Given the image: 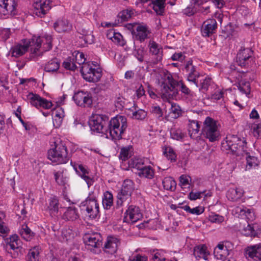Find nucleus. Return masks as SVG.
<instances>
[{"label": "nucleus", "instance_id": "obj_1", "mask_svg": "<svg viewBox=\"0 0 261 261\" xmlns=\"http://www.w3.org/2000/svg\"><path fill=\"white\" fill-rule=\"evenodd\" d=\"M91 130L106 135V138L120 140L127 127L126 118L117 116L111 119L102 115H95L89 122Z\"/></svg>", "mask_w": 261, "mask_h": 261}, {"label": "nucleus", "instance_id": "obj_2", "mask_svg": "<svg viewBox=\"0 0 261 261\" xmlns=\"http://www.w3.org/2000/svg\"><path fill=\"white\" fill-rule=\"evenodd\" d=\"M163 81L161 82L162 98L168 100L175 98L177 94V87L180 86L181 91L187 95L190 94V90L182 82H178L173 79L171 74L166 70H162L160 72Z\"/></svg>", "mask_w": 261, "mask_h": 261}, {"label": "nucleus", "instance_id": "obj_3", "mask_svg": "<svg viewBox=\"0 0 261 261\" xmlns=\"http://www.w3.org/2000/svg\"><path fill=\"white\" fill-rule=\"evenodd\" d=\"M221 149L227 153L236 156H243L248 154L246 141L236 135L227 136L221 144Z\"/></svg>", "mask_w": 261, "mask_h": 261}, {"label": "nucleus", "instance_id": "obj_4", "mask_svg": "<svg viewBox=\"0 0 261 261\" xmlns=\"http://www.w3.org/2000/svg\"><path fill=\"white\" fill-rule=\"evenodd\" d=\"M75 63L79 65L82 64L81 68V72L83 78L89 82H97L101 77V71L100 69H95L92 67L88 63H85L86 59L84 54L81 52H77L75 54L74 59Z\"/></svg>", "mask_w": 261, "mask_h": 261}, {"label": "nucleus", "instance_id": "obj_5", "mask_svg": "<svg viewBox=\"0 0 261 261\" xmlns=\"http://www.w3.org/2000/svg\"><path fill=\"white\" fill-rule=\"evenodd\" d=\"M48 159L57 164L66 163L69 156L65 144L60 141L55 142L54 146L48 151Z\"/></svg>", "mask_w": 261, "mask_h": 261}, {"label": "nucleus", "instance_id": "obj_6", "mask_svg": "<svg viewBox=\"0 0 261 261\" xmlns=\"http://www.w3.org/2000/svg\"><path fill=\"white\" fill-rule=\"evenodd\" d=\"M202 134L210 142L218 140L220 134L218 128L217 122L211 117H206L203 122Z\"/></svg>", "mask_w": 261, "mask_h": 261}, {"label": "nucleus", "instance_id": "obj_7", "mask_svg": "<svg viewBox=\"0 0 261 261\" xmlns=\"http://www.w3.org/2000/svg\"><path fill=\"white\" fill-rule=\"evenodd\" d=\"M52 38L50 35H45L41 38L40 36H33L29 40L31 52L37 54V51L43 43V49L44 51L50 50L52 48Z\"/></svg>", "mask_w": 261, "mask_h": 261}, {"label": "nucleus", "instance_id": "obj_8", "mask_svg": "<svg viewBox=\"0 0 261 261\" xmlns=\"http://www.w3.org/2000/svg\"><path fill=\"white\" fill-rule=\"evenodd\" d=\"M82 204L85 207L88 216L91 219L96 218L99 215V205L96 199V196L93 192L89 194L87 198Z\"/></svg>", "mask_w": 261, "mask_h": 261}, {"label": "nucleus", "instance_id": "obj_9", "mask_svg": "<svg viewBox=\"0 0 261 261\" xmlns=\"http://www.w3.org/2000/svg\"><path fill=\"white\" fill-rule=\"evenodd\" d=\"M252 55L253 51L250 48L242 47L237 55L238 65L242 67H248L253 61Z\"/></svg>", "mask_w": 261, "mask_h": 261}, {"label": "nucleus", "instance_id": "obj_10", "mask_svg": "<svg viewBox=\"0 0 261 261\" xmlns=\"http://www.w3.org/2000/svg\"><path fill=\"white\" fill-rule=\"evenodd\" d=\"M73 99L77 106L83 108L91 107L93 102L91 94L82 91L75 93Z\"/></svg>", "mask_w": 261, "mask_h": 261}, {"label": "nucleus", "instance_id": "obj_11", "mask_svg": "<svg viewBox=\"0 0 261 261\" xmlns=\"http://www.w3.org/2000/svg\"><path fill=\"white\" fill-rule=\"evenodd\" d=\"M28 98L31 105L38 109H49L53 106L52 102L50 101L41 97L38 94L30 93L28 95Z\"/></svg>", "mask_w": 261, "mask_h": 261}, {"label": "nucleus", "instance_id": "obj_12", "mask_svg": "<svg viewBox=\"0 0 261 261\" xmlns=\"http://www.w3.org/2000/svg\"><path fill=\"white\" fill-rule=\"evenodd\" d=\"M51 3L49 0H35L33 4V13L42 17L51 9Z\"/></svg>", "mask_w": 261, "mask_h": 261}, {"label": "nucleus", "instance_id": "obj_13", "mask_svg": "<svg viewBox=\"0 0 261 261\" xmlns=\"http://www.w3.org/2000/svg\"><path fill=\"white\" fill-rule=\"evenodd\" d=\"M142 217V215L139 208L134 205H130L125 213L123 221L134 223L141 219Z\"/></svg>", "mask_w": 261, "mask_h": 261}, {"label": "nucleus", "instance_id": "obj_14", "mask_svg": "<svg viewBox=\"0 0 261 261\" xmlns=\"http://www.w3.org/2000/svg\"><path fill=\"white\" fill-rule=\"evenodd\" d=\"M84 243L89 249L99 248L102 246V237L99 233L86 235L84 238Z\"/></svg>", "mask_w": 261, "mask_h": 261}, {"label": "nucleus", "instance_id": "obj_15", "mask_svg": "<svg viewBox=\"0 0 261 261\" xmlns=\"http://www.w3.org/2000/svg\"><path fill=\"white\" fill-rule=\"evenodd\" d=\"M17 3L15 0H0V14L14 15Z\"/></svg>", "mask_w": 261, "mask_h": 261}, {"label": "nucleus", "instance_id": "obj_16", "mask_svg": "<svg viewBox=\"0 0 261 261\" xmlns=\"http://www.w3.org/2000/svg\"><path fill=\"white\" fill-rule=\"evenodd\" d=\"M72 166L76 172L86 182L88 188L93 185L94 180L89 175V172L85 166L75 164Z\"/></svg>", "mask_w": 261, "mask_h": 261}, {"label": "nucleus", "instance_id": "obj_17", "mask_svg": "<svg viewBox=\"0 0 261 261\" xmlns=\"http://www.w3.org/2000/svg\"><path fill=\"white\" fill-rule=\"evenodd\" d=\"M246 257H250L256 261L261 260V243L248 246L245 250Z\"/></svg>", "mask_w": 261, "mask_h": 261}, {"label": "nucleus", "instance_id": "obj_18", "mask_svg": "<svg viewBox=\"0 0 261 261\" xmlns=\"http://www.w3.org/2000/svg\"><path fill=\"white\" fill-rule=\"evenodd\" d=\"M149 31L146 25H138L134 26L133 28L132 33L136 39L144 41L148 37Z\"/></svg>", "mask_w": 261, "mask_h": 261}, {"label": "nucleus", "instance_id": "obj_19", "mask_svg": "<svg viewBox=\"0 0 261 261\" xmlns=\"http://www.w3.org/2000/svg\"><path fill=\"white\" fill-rule=\"evenodd\" d=\"M217 28V21L215 19H210L206 20L202 26V34L204 37H209L214 33Z\"/></svg>", "mask_w": 261, "mask_h": 261}, {"label": "nucleus", "instance_id": "obj_20", "mask_svg": "<svg viewBox=\"0 0 261 261\" xmlns=\"http://www.w3.org/2000/svg\"><path fill=\"white\" fill-rule=\"evenodd\" d=\"M119 244L120 242L118 239L113 237H108L105 244V251L106 252L113 254L116 252Z\"/></svg>", "mask_w": 261, "mask_h": 261}, {"label": "nucleus", "instance_id": "obj_21", "mask_svg": "<svg viewBox=\"0 0 261 261\" xmlns=\"http://www.w3.org/2000/svg\"><path fill=\"white\" fill-rule=\"evenodd\" d=\"M150 53L156 56V62L162 60L163 57V48L162 46L154 41H150L148 44Z\"/></svg>", "mask_w": 261, "mask_h": 261}, {"label": "nucleus", "instance_id": "obj_22", "mask_svg": "<svg viewBox=\"0 0 261 261\" xmlns=\"http://www.w3.org/2000/svg\"><path fill=\"white\" fill-rule=\"evenodd\" d=\"M129 115L131 118L136 120H143L147 116V112L144 110L139 109L137 106L134 105V106L128 110Z\"/></svg>", "mask_w": 261, "mask_h": 261}, {"label": "nucleus", "instance_id": "obj_23", "mask_svg": "<svg viewBox=\"0 0 261 261\" xmlns=\"http://www.w3.org/2000/svg\"><path fill=\"white\" fill-rule=\"evenodd\" d=\"M54 26L55 29L59 33L70 31L72 28V25L66 19L58 20L54 23Z\"/></svg>", "mask_w": 261, "mask_h": 261}, {"label": "nucleus", "instance_id": "obj_24", "mask_svg": "<svg viewBox=\"0 0 261 261\" xmlns=\"http://www.w3.org/2000/svg\"><path fill=\"white\" fill-rule=\"evenodd\" d=\"M193 254L197 259L203 258L204 260H207V256L209 255L206 247L204 245L196 246L194 249Z\"/></svg>", "mask_w": 261, "mask_h": 261}, {"label": "nucleus", "instance_id": "obj_25", "mask_svg": "<svg viewBox=\"0 0 261 261\" xmlns=\"http://www.w3.org/2000/svg\"><path fill=\"white\" fill-rule=\"evenodd\" d=\"M200 125L196 120H189L188 124V132L191 138L194 139L198 137Z\"/></svg>", "mask_w": 261, "mask_h": 261}, {"label": "nucleus", "instance_id": "obj_26", "mask_svg": "<svg viewBox=\"0 0 261 261\" xmlns=\"http://www.w3.org/2000/svg\"><path fill=\"white\" fill-rule=\"evenodd\" d=\"M9 242L7 244V247H9L13 250H16L17 253L18 251L20 252L22 248L21 245V242L18 237L17 235H13L9 238ZM17 255H18V254Z\"/></svg>", "mask_w": 261, "mask_h": 261}, {"label": "nucleus", "instance_id": "obj_27", "mask_svg": "<svg viewBox=\"0 0 261 261\" xmlns=\"http://www.w3.org/2000/svg\"><path fill=\"white\" fill-rule=\"evenodd\" d=\"M244 192L240 188H230L227 192V197L228 199L234 201L240 199Z\"/></svg>", "mask_w": 261, "mask_h": 261}, {"label": "nucleus", "instance_id": "obj_28", "mask_svg": "<svg viewBox=\"0 0 261 261\" xmlns=\"http://www.w3.org/2000/svg\"><path fill=\"white\" fill-rule=\"evenodd\" d=\"M79 217L77 210L72 207H69L62 216V218L66 221H74Z\"/></svg>", "mask_w": 261, "mask_h": 261}, {"label": "nucleus", "instance_id": "obj_29", "mask_svg": "<svg viewBox=\"0 0 261 261\" xmlns=\"http://www.w3.org/2000/svg\"><path fill=\"white\" fill-rule=\"evenodd\" d=\"M214 253L218 258L222 259L228 254V250L223 243H220L215 248Z\"/></svg>", "mask_w": 261, "mask_h": 261}, {"label": "nucleus", "instance_id": "obj_30", "mask_svg": "<svg viewBox=\"0 0 261 261\" xmlns=\"http://www.w3.org/2000/svg\"><path fill=\"white\" fill-rule=\"evenodd\" d=\"M29 47H30L29 41H28L25 45L18 44L14 47L12 55V56L18 57L23 55L26 51H27Z\"/></svg>", "mask_w": 261, "mask_h": 261}, {"label": "nucleus", "instance_id": "obj_31", "mask_svg": "<svg viewBox=\"0 0 261 261\" xmlns=\"http://www.w3.org/2000/svg\"><path fill=\"white\" fill-rule=\"evenodd\" d=\"M131 200V195L120 191L117 195V205L118 206L124 204L128 205L130 202Z\"/></svg>", "mask_w": 261, "mask_h": 261}, {"label": "nucleus", "instance_id": "obj_32", "mask_svg": "<svg viewBox=\"0 0 261 261\" xmlns=\"http://www.w3.org/2000/svg\"><path fill=\"white\" fill-rule=\"evenodd\" d=\"M138 175L140 177L152 179L154 177V172L151 166H145L138 172Z\"/></svg>", "mask_w": 261, "mask_h": 261}, {"label": "nucleus", "instance_id": "obj_33", "mask_svg": "<svg viewBox=\"0 0 261 261\" xmlns=\"http://www.w3.org/2000/svg\"><path fill=\"white\" fill-rule=\"evenodd\" d=\"M165 0H152L150 5L157 14L162 15L164 12Z\"/></svg>", "mask_w": 261, "mask_h": 261}, {"label": "nucleus", "instance_id": "obj_34", "mask_svg": "<svg viewBox=\"0 0 261 261\" xmlns=\"http://www.w3.org/2000/svg\"><path fill=\"white\" fill-rule=\"evenodd\" d=\"M245 155H246V165L245 168L246 170H248L253 168H255L258 165L259 161L256 157L255 156L250 155L249 152H248V154Z\"/></svg>", "mask_w": 261, "mask_h": 261}, {"label": "nucleus", "instance_id": "obj_35", "mask_svg": "<svg viewBox=\"0 0 261 261\" xmlns=\"http://www.w3.org/2000/svg\"><path fill=\"white\" fill-rule=\"evenodd\" d=\"M20 234L26 241H30L34 237L35 233L26 224H23L20 230Z\"/></svg>", "mask_w": 261, "mask_h": 261}, {"label": "nucleus", "instance_id": "obj_36", "mask_svg": "<svg viewBox=\"0 0 261 261\" xmlns=\"http://www.w3.org/2000/svg\"><path fill=\"white\" fill-rule=\"evenodd\" d=\"M39 248L38 247H34L31 248L27 256V261H38L39 259Z\"/></svg>", "mask_w": 261, "mask_h": 261}, {"label": "nucleus", "instance_id": "obj_37", "mask_svg": "<svg viewBox=\"0 0 261 261\" xmlns=\"http://www.w3.org/2000/svg\"><path fill=\"white\" fill-rule=\"evenodd\" d=\"M163 186L164 189L169 191H174L176 186L175 180L171 177H166L162 181Z\"/></svg>", "mask_w": 261, "mask_h": 261}, {"label": "nucleus", "instance_id": "obj_38", "mask_svg": "<svg viewBox=\"0 0 261 261\" xmlns=\"http://www.w3.org/2000/svg\"><path fill=\"white\" fill-rule=\"evenodd\" d=\"M102 205L105 209L109 210L113 203V197L111 193L106 191L102 198Z\"/></svg>", "mask_w": 261, "mask_h": 261}, {"label": "nucleus", "instance_id": "obj_39", "mask_svg": "<svg viewBox=\"0 0 261 261\" xmlns=\"http://www.w3.org/2000/svg\"><path fill=\"white\" fill-rule=\"evenodd\" d=\"M60 62L57 58L53 59L45 65V70L47 72L56 71L60 67Z\"/></svg>", "mask_w": 261, "mask_h": 261}, {"label": "nucleus", "instance_id": "obj_40", "mask_svg": "<svg viewBox=\"0 0 261 261\" xmlns=\"http://www.w3.org/2000/svg\"><path fill=\"white\" fill-rule=\"evenodd\" d=\"M79 33L80 34L79 38L81 39V42L84 41V44L91 43L93 41V36L89 34L88 31L84 29H80Z\"/></svg>", "mask_w": 261, "mask_h": 261}, {"label": "nucleus", "instance_id": "obj_41", "mask_svg": "<svg viewBox=\"0 0 261 261\" xmlns=\"http://www.w3.org/2000/svg\"><path fill=\"white\" fill-rule=\"evenodd\" d=\"M128 164L132 168H136L138 172L145 166L144 159L137 158L132 159Z\"/></svg>", "mask_w": 261, "mask_h": 261}, {"label": "nucleus", "instance_id": "obj_42", "mask_svg": "<svg viewBox=\"0 0 261 261\" xmlns=\"http://www.w3.org/2000/svg\"><path fill=\"white\" fill-rule=\"evenodd\" d=\"M134 190V184L130 179L124 180L120 191L132 195Z\"/></svg>", "mask_w": 261, "mask_h": 261}, {"label": "nucleus", "instance_id": "obj_43", "mask_svg": "<svg viewBox=\"0 0 261 261\" xmlns=\"http://www.w3.org/2000/svg\"><path fill=\"white\" fill-rule=\"evenodd\" d=\"M49 201L48 208L51 214L55 215L58 212V200L56 198L53 197L49 199Z\"/></svg>", "mask_w": 261, "mask_h": 261}, {"label": "nucleus", "instance_id": "obj_44", "mask_svg": "<svg viewBox=\"0 0 261 261\" xmlns=\"http://www.w3.org/2000/svg\"><path fill=\"white\" fill-rule=\"evenodd\" d=\"M63 66L66 69L74 71L77 67L74 61V58L69 57L63 63Z\"/></svg>", "mask_w": 261, "mask_h": 261}, {"label": "nucleus", "instance_id": "obj_45", "mask_svg": "<svg viewBox=\"0 0 261 261\" xmlns=\"http://www.w3.org/2000/svg\"><path fill=\"white\" fill-rule=\"evenodd\" d=\"M110 35H113V42L122 46L125 45V42L123 39L122 36L119 33H116L114 31L111 30L110 31Z\"/></svg>", "mask_w": 261, "mask_h": 261}, {"label": "nucleus", "instance_id": "obj_46", "mask_svg": "<svg viewBox=\"0 0 261 261\" xmlns=\"http://www.w3.org/2000/svg\"><path fill=\"white\" fill-rule=\"evenodd\" d=\"M238 88L243 93L248 95L250 92V85L249 82L244 81H241L239 83Z\"/></svg>", "mask_w": 261, "mask_h": 261}, {"label": "nucleus", "instance_id": "obj_47", "mask_svg": "<svg viewBox=\"0 0 261 261\" xmlns=\"http://www.w3.org/2000/svg\"><path fill=\"white\" fill-rule=\"evenodd\" d=\"M242 233L246 236L255 237L257 235L256 231L254 229L253 227L250 224H248L247 227H244L242 230Z\"/></svg>", "mask_w": 261, "mask_h": 261}, {"label": "nucleus", "instance_id": "obj_48", "mask_svg": "<svg viewBox=\"0 0 261 261\" xmlns=\"http://www.w3.org/2000/svg\"><path fill=\"white\" fill-rule=\"evenodd\" d=\"M170 135L172 138L176 140H179L184 137V134L182 133L181 130L176 128L171 129Z\"/></svg>", "mask_w": 261, "mask_h": 261}, {"label": "nucleus", "instance_id": "obj_49", "mask_svg": "<svg viewBox=\"0 0 261 261\" xmlns=\"http://www.w3.org/2000/svg\"><path fill=\"white\" fill-rule=\"evenodd\" d=\"M164 154H165L167 159L171 162H174L176 161V154L173 149L170 147H167L165 148L164 151Z\"/></svg>", "mask_w": 261, "mask_h": 261}, {"label": "nucleus", "instance_id": "obj_50", "mask_svg": "<svg viewBox=\"0 0 261 261\" xmlns=\"http://www.w3.org/2000/svg\"><path fill=\"white\" fill-rule=\"evenodd\" d=\"M54 176L56 181L59 185L65 186L67 184V180L66 178L63 176L62 172H55L54 173Z\"/></svg>", "mask_w": 261, "mask_h": 261}, {"label": "nucleus", "instance_id": "obj_51", "mask_svg": "<svg viewBox=\"0 0 261 261\" xmlns=\"http://www.w3.org/2000/svg\"><path fill=\"white\" fill-rule=\"evenodd\" d=\"M185 69L188 73L199 75V73L196 71L195 67L193 65L191 60H189L187 62L185 65Z\"/></svg>", "mask_w": 261, "mask_h": 261}, {"label": "nucleus", "instance_id": "obj_52", "mask_svg": "<svg viewBox=\"0 0 261 261\" xmlns=\"http://www.w3.org/2000/svg\"><path fill=\"white\" fill-rule=\"evenodd\" d=\"M150 112L157 118L162 117L163 113L159 106H152L150 109Z\"/></svg>", "mask_w": 261, "mask_h": 261}, {"label": "nucleus", "instance_id": "obj_53", "mask_svg": "<svg viewBox=\"0 0 261 261\" xmlns=\"http://www.w3.org/2000/svg\"><path fill=\"white\" fill-rule=\"evenodd\" d=\"M251 130L255 137L258 138L261 137V123L253 124L252 126Z\"/></svg>", "mask_w": 261, "mask_h": 261}, {"label": "nucleus", "instance_id": "obj_54", "mask_svg": "<svg viewBox=\"0 0 261 261\" xmlns=\"http://www.w3.org/2000/svg\"><path fill=\"white\" fill-rule=\"evenodd\" d=\"M200 89L204 91H207L211 83V79L208 77H205L204 79L200 80Z\"/></svg>", "mask_w": 261, "mask_h": 261}, {"label": "nucleus", "instance_id": "obj_55", "mask_svg": "<svg viewBox=\"0 0 261 261\" xmlns=\"http://www.w3.org/2000/svg\"><path fill=\"white\" fill-rule=\"evenodd\" d=\"M189 178L190 177L186 175H181L179 177V185L182 188L190 185Z\"/></svg>", "mask_w": 261, "mask_h": 261}, {"label": "nucleus", "instance_id": "obj_56", "mask_svg": "<svg viewBox=\"0 0 261 261\" xmlns=\"http://www.w3.org/2000/svg\"><path fill=\"white\" fill-rule=\"evenodd\" d=\"M170 113L173 115L172 117L176 118L181 114V110L178 106L172 105Z\"/></svg>", "mask_w": 261, "mask_h": 261}, {"label": "nucleus", "instance_id": "obj_57", "mask_svg": "<svg viewBox=\"0 0 261 261\" xmlns=\"http://www.w3.org/2000/svg\"><path fill=\"white\" fill-rule=\"evenodd\" d=\"M135 56L141 62L143 61L144 60V50L142 48H138L136 49L134 53Z\"/></svg>", "mask_w": 261, "mask_h": 261}, {"label": "nucleus", "instance_id": "obj_58", "mask_svg": "<svg viewBox=\"0 0 261 261\" xmlns=\"http://www.w3.org/2000/svg\"><path fill=\"white\" fill-rule=\"evenodd\" d=\"M64 116V115L62 111V110L61 109L57 110L55 111L54 121H55V120L57 121V119L56 118H58V120L59 121L58 125H60V124H61V123L62 121V118Z\"/></svg>", "mask_w": 261, "mask_h": 261}, {"label": "nucleus", "instance_id": "obj_59", "mask_svg": "<svg viewBox=\"0 0 261 261\" xmlns=\"http://www.w3.org/2000/svg\"><path fill=\"white\" fill-rule=\"evenodd\" d=\"M128 149L126 148H122L119 154V158L122 161H125L128 158Z\"/></svg>", "mask_w": 261, "mask_h": 261}, {"label": "nucleus", "instance_id": "obj_60", "mask_svg": "<svg viewBox=\"0 0 261 261\" xmlns=\"http://www.w3.org/2000/svg\"><path fill=\"white\" fill-rule=\"evenodd\" d=\"M148 257L146 255L137 254L129 258V261H147Z\"/></svg>", "mask_w": 261, "mask_h": 261}, {"label": "nucleus", "instance_id": "obj_61", "mask_svg": "<svg viewBox=\"0 0 261 261\" xmlns=\"http://www.w3.org/2000/svg\"><path fill=\"white\" fill-rule=\"evenodd\" d=\"M245 209V213H243V216L244 215L249 220H253L255 218L253 212L251 209H248L246 207Z\"/></svg>", "mask_w": 261, "mask_h": 261}, {"label": "nucleus", "instance_id": "obj_62", "mask_svg": "<svg viewBox=\"0 0 261 261\" xmlns=\"http://www.w3.org/2000/svg\"><path fill=\"white\" fill-rule=\"evenodd\" d=\"M210 220L213 223H221L224 221V217L218 215L210 216Z\"/></svg>", "mask_w": 261, "mask_h": 261}, {"label": "nucleus", "instance_id": "obj_63", "mask_svg": "<svg viewBox=\"0 0 261 261\" xmlns=\"http://www.w3.org/2000/svg\"><path fill=\"white\" fill-rule=\"evenodd\" d=\"M204 192H190L189 194V198L190 199L192 200H195L197 199H199L201 198V195Z\"/></svg>", "mask_w": 261, "mask_h": 261}, {"label": "nucleus", "instance_id": "obj_64", "mask_svg": "<svg viewBox=\"0 0 261 261\" xmlns=\"http://www.w3.org/2000/svg\"><path fill=\"white\" fill-rule=\"evenodd\" d=\"M204 208L202 207H196L193 208H191L190 213L192 214H196L197 215H199L202 214L204 212Z\"/></svg>", "mask_w": 261, "mask_h": 261}]
</instances>
